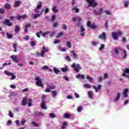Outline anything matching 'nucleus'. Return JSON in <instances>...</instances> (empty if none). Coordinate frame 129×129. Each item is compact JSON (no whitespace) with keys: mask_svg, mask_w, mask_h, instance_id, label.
Here are the masks:
<instances>
[{"mask_svg":"<svg viewBox=\"0 0 129 129\" xmlns=\"http://www.w3.org/2000/svg\"><path fill=\"white\" fill-rule=\"evenodd\" d=\"M122 34H123V33L121 31H118L117 32L113 31L111 33V36L113 40H118V36H120V37L122 35Z\"/></svg>","mask_w":129,"mask_h":129,"instance_id":"f257e3e1","label":"nucleus"},{"mask_svg":"<svg viewBox=\"0 0 129 129\" xmlns=\"http://www.w3.org/2000/svg\"><path fill=\"white\" fill-rule=\"evenodd\" d=\"M36 83L35 85L36 86H38L39 87H41V88H44V84L42 82V79L40 77H37L35 78Z\"/></svg>","mask_w":129,"mask_h":129,"instance_id":"f03ea898","label":"nucleus"},{"mask_svg":"<svg viewBox=\"0 0 129 129\" xmlns=\"http://www.w3.org/2000/svg\"><path fill=\"white\" fill-rule=\"evenodd\" d=\"M87 3L89 4V7H92L95 8L96 6H98V3L95 1V0H87Z\"/></svg>","mask_w":129,"mask_h":129,"instance_id":"7ed1b4c3","label":"nucleus"},{"mask_svg":"<svg viewBox=\"0 0 129 129\" xmlns=\"http://www.w3.org/2000/svg\"><path fill=\"white\" fill-rule=\"evenodd\" d=\"M72 68H74V71L77 73H78V72H79V71L81 70L82 69L81 67H80V64L78 63L76 64L75 63H74L72 65Z\"/></svg>","mask_w":129,"mask_h":129,"instance_id":"20e7f679","label":"nucleus"},{"mask_svg":"<svg viewBox=\"0 0 129 129\" xmlns=\"http://www.w3.org/2000/svg\"><path fill=\"white\" fill-rule=\"evenodd\" d=\"M73 20L74 22H77V21H78V22L76 23V26L77 27H80L81 26V22H82V19L80 17H75L73 18Z\"/></svg>","mask_w":129,"mask_h":129,"instance_id":"39448f33","label":"nucleus"},{"mask_svg":"<svg viewBox=\"0 0 129 129\" xmlns=\"http://www.w3.org/2000/svg\"><path fill=\"white\" fill-rule=\"evenodd\" d=\"M87 26L91 29H93V30H95L96 29V25H95V23H93L91 24V21H88Z\"/></svg>","mask_w":129,"mask_h":129,"instance_id":"423d86ee","label":"nucleus"},{"mask_svg":"<svg viewBox=\"0 0 129 129\" xmlns=\"http://www.w3.org/2000/svg\"><path fill=\"white\" fill-rule=\"evenodd\" d=\"M124 73L122 74V76L123 77H126V78H128L129 79V75H126V74H129V69L126 68L123 71Z\"/></svg>","mask_w":129,"mask_h":129,"instance_id":"0eeeda50","label":"nucleus"},{"mask_svg":"<svg viewBox=\"0 0 129 129\" xmlns=\"http://www.w3.org/2000/svg\"><path fill=\"white\" fill-rule=\"evenodd\" d=\"M42 9V2H39V5L37 6L36 8L34 9L35 13H39V10Z\"/></svg>","mask_w":129,"mask_h":129,"instance_id":"6e6552de","label":"nucleus"},{"mask_svg":"<svg viewBox=\"0 0 129 129\" xmlns=\"http://www.w3.org/2000/svg\"><path fill=\"white\" fill-rule=\"evenodd\" d=\"M4 24L8 27H12V26H13V23L11 22V20H10V19H5L4 22Z\"/></svg>","mask_w":129,"mask_h":129,"instance_id":"1a4fd4ad","label":"nucleus"},{"mask_svg":"<svg viewBox=\"0 0 129 129\" xmlns=\"http://www.w3.org/2000/svg\"><path fill=\"white\" fill-rule=\"evenodd\" d=\"M21 104L22 106H25L28 104V98H27V97H25L23 98Z\"/></svg>","mask_w":129,"mask_h":129,"instance_id":"9d476101","label":"nucleus"},{"mask_svg":"<svg viewBox=\"0 0 129 129\" xmlns=\"http://www.w3.org/2000/svg\"><path fill=\"white\" fill-rule=\"evenodd\" d=\"M92 87L94 88V89H95L96 92H98V91L101 89L102 86L101 85H98L96 87V86L93 85L92 86Z\"/></svg>","mask_w":129,"mask_h":129,"instance_id":"9b49d317","label":"nucleus"},{"mask_svg":"<svg viewBox=\"0 0 129 129\" xmlns=\"http://www.w3.org/2000/svg\"><path fill=\"white\" fill-rule=\"evenodd\" d=\"M11 59L14 61V62H19V58L18 56L16 55H11L10 57Z\"/></svg>","mask_w":129,"mask_h":129,"instance_id":"f8f14e48","label":"nucleus"},{"mask_svg":"<svg viewBox=\"0 0 129 129\" xmlns=\"http://www.w3.org/2000/svg\"><path fill=\"white\" fill-rule=\"evenodd\" d=\"M121 96V95L120 94V93H117V96L113 100V101H114V102H116V101H118V100H119V98H120Z\"/></svg>","mask_w":129,"mask_h":129,"instance_id":"ddd939ff","label":"nucleus"},{"mask_svg":"<svg viewBox=\"0 0 129 129\" xmlns=\"http://www.w3.org/2000/svg\"><path fill=\"white\" fill-rule=\"evenodd\" d=\"M129 93V90L128 88H125L123 91V95H124V97H127V94Z\"/></svg>","mask_w":129,"mask_h":129,"instance_id":"4468645a","label":"nucleus"},{"mask_svg":"<svg viewBox=\"0 0 129 129\" xmlns=\"http://www.w3.org/2000/svg\"><path fill=\"white\" fill-rule=\"evenodd\" d=\"M85 31V29L84 27H83V26H81V36L82 37H84V35H85V32H84Z\"/></svg>","mask_w":129,"mask_h":129,"instance_id":"2eb2a0df","label":"nucleus"},{"mask_svg":"<svg viewBox=\"0 0 129 129\" xmlns=\"http://www.w3.org/2000/svg\"><path fill=\"white\" fill-rule=\"evenodd\" d=\"M113 51L115 54H119L120 51H121V48L120 47H117L113 49Z\"/></svg>","mask_w":129,"mask_h":129,"instance_id":"dca6fc26","label":"nucleus"},{"mask_svg":"<svg viewBox=\"0 0 129 129\" xmlns=\"http://www.w3.org/2000/svg\"><path fill=\"white\" fill-rule=\"evenodd\" d=\"M99 38L100 39H102V40H106V35L105 32H102V34L99 36Z\"/></svg>","mask_w":129,"mask_h":129,"instance_id":"f3484780","label":"nucleus"},{"mask_svg":"<svg viewBox=\"0 0 129 129\" xmlns=\"http://www.w3.org/2000/svg\"><path fill=\"white\" fill-rule=\"evenodd\" d=\"M51 94L52 95V97L54 99H56L57 97V95L58 94V91L54 90L51 92Z\"/></svg>","mask_w":129,"mask_h":129,"instance_id":"a211bd4d","label":"nucleus"},{"mask_svg":"<svg viewBox=\"0 0 129 129\" xmlns=\"http://www.w3.org/2000/svg\"><path fill=\"white\" fill-rule=\"evenodd\" d=\"M42 34V36L43 37H45L46 36V33L45 32H43V31H40L39 32L36 33V36L38 38H40V34Z\"/></svg>","mask_w":129,"mask_h":129,"instance_id":"6ab92c4d","label":"nucleus"},{"mask_svg":"<svg viewBox=\"0 0 129 129\" xmlns=\"http://www.w3.org/2000/svg\"><path fill=\"white\" fill-rule=\"evenodd\" d=\"M48 51H49L48 48H46L45 46L43 47L42 50H41V55H45V52H48Z\"/></svg>","mask_w":129,"mask_h":129,"instance_id":"aec40b11","label":"nucleus"},{"mask_svg":"<svg viewBox=\"0 0 129 129\" xmlns=\"http://www.w3.org/2000/svg\"><path fill=\"white\" fill-rule=\"evenodd\" d=\"M76 78L79 79H85V76L84 75H81L80 74H79L78 75L76 76Z\"/></svg>","mask_w":129,"mask_h":129,"instance_id":"412c9836","label":"nucleus"},{"mask_svg":"<svg viewBox=\"0 0 129 129\" xmlns=\"http://www.w3.org/2000/svg\"><path fill=\"white\" fill-rule=\"evenodd\" d=\"M27 18V15H23L22 16H19L17 17H16L17 20H18V21H20L21 19H26Z\"/></svg>","mask_w":129,"mask_h":129,"instance_id":"4be33fe9","label":"nucleus"},{"mask_svg":"<svg viewBox=\"0 0 129 129\" xmlns=\"http://www.w3.org/2000/svg\"><path fill=\"white\" fill-rule=\"evenodd\" d=\"M41 106L42 109H47V107L46 106V101H42L41 104Z\"/></svg>","mask_w":129,"mask_h":129,"instance_id":"5701e85b","label":"nucleus"},{"mask_svg":"<svg viewBox=\"0 0 129 129\" xmlns=\"http://www.w3.org/2000/svg\"><path fill=\"white\" fill-rule=\"evenodd\" d=\"M30 27H31V24L30 23H28L27 25H25L24 31L25 33L28 32V28H30Z\"/></svg>","mask_w":129,"mask_h":129,"instance_id":"b1692460","label":"nucleus"},{"mask_svg":"<svg viewBox=\"0 0 129 129\" xmlns=\"http://www.w3.org/2000/svg\"><path fill=\"white\" fill-rule=\"evenodd\" d=\"M4 8L7 10H10L12 8V6H11V4H9V3H6L4 5Z\"/></svg>","mask_w":129,"mask_h":129,"instance_id":"393cba45","label":"nucleus"},{"mask_svg":"<svg viewBox=\"0 0 129 129\" xmlns=\"http://www.w3.org/2000/svg\"><path fill=\"white\" fill-rule=\"evenodd\" d=\"M21 4H22V2H21V1H16L14 5V7L15 8H17V7H19V6L21 5Z\"/></svg>","mask_w":129,"mask_h":129,"instance_id":"a878e982","label":"nucleus"},{"mask_svg":"<svg viewBox=\"0 0 129 129\" xmlns=\"http://www.w3.org/2000/svg\"><path fill=\"white\" fill-rule=\"evenodd\" d=\"M88 95L90 98H93V96H94V95L92 94V92L89 91L88 92Z\"/></svg>","mask_w":129,"mask_h":129,"instance_id":"bb28decb","label":"nucleus"},{"mask_svg":"<svg viewBox=\"0 0 129 129\" xmlns=\"http://www.w3.org/2000/svg\"><path fill=\"white\" fill-rule=\"evenodd\" d=\"M34 114L35 116H41V115H43V113H42V112L38 111L34 112Z\"/></svg>","mask_w":129,"mask_h":129,"instance_id":"cd10ccee","label":"nucleus"},{"mask_svg":"<svg viewBox=\"0 0 129 129\" xmlns=\"http://www.w3.org/2000/svg\"><path fill=\"white\" fill-rule=\"evenodd\" d=\"M72 11H75V13H79V9H78V8H77L76 6L72 8Z\"/></svg>","mask_w":129,"mask_h":129,"instance_id":"c85d7f7f","label":"nucleus"},{"mask_svg":"<svg viewBox=\"0 0 129 129\" xmlns=\"http://www.w3.org/2000/svg\"><path fill=\"white\" fill-rule=\"evenodd\" d=\"M86 78H87V79H88V80H89V81L90 82H93V81H94V80L92 78V77H91L89 76H87Z\"/></svg>","mask_w":129,"mask_h":129,"instance_id":"c756f323","label":"nucleus"},{"mask_svg":"<svg viewBox=\"0 0 129 129\" xmlns=\"http://www.w3.org/2000/svg\"><path fill=\"white\" fill-rule=\"evenodd\" d=\"M20 30H21V28H20V27H19V26L16 25L15 26V31L16 33H18V32H20Z\"/></svg>","mask_w":129,"mask_h":129,"instance_id":"7c9ffc66","label":"nucleus"},{"mask_svg":"<svg viewBox=\"0 0 129 129\" xmlns=\"http://www.w3.org/2000/svg\"><path fill=\"white\" fill-rule=\"evenodd\" d=\"M67 126V122H66V121L63 122L62 123V126L61 127V128L65 129V128H66Z\"/></svg>","mask_w":129,"mask_h":129,"instance_id":"2f4dec72","label":"nucleus"},{"mask_svg":"<svg viewBox=\"0 0 129 129\" xmlns=\"http://www.w3.org/2000/svg\"><path fill=\"white\" fill-rule=\"evenodd\" d=\"M4 73L6 75H7V76H11L12 75V74H13L12 73H11L7 71H5Z\"/></svg>","mask_w":129,"mask_h":129,"instance_id":"473e14b6","label":"nucleus"},{"mask_svg":"<svg viewBox=\"0 0 129 129\" xmlns=\"http://www.w3.org/2000/svg\"><path fill=\"white\" fill-rule=\"evenodd\" d=\"M64 118H71V114L68 113H64Z\"/></svg>","mask_w":129,"mask_h":129,"instance_id":"72a5a7b5","label":"nucleus"},{"mask_svg":"<svg viewBox=\"0 0 129 129\" xmlns=\"http://www.w3.org/2000/svg\"><path fill=\"white\" fill-rule=\"evenodd\" d=\"M49 116L50 118H55V117H57V116L53 113H50L49 114Z\"/></svg>","mask_w":129,"mask_h":129,"instance_id":"f704fd0d","label":"nucleus"},{"mask_svg":"<svg viewBox=\"0 0 129 129\" xmlns=\"http://www.w3.org/2000/svg\"><path fill=\"white\" fill-rule=\"evenodd\" d=\"M67 47L68 48H71L72 45H71V42L70 41H67L66 43Z\"/></svg>","mask_w":129,"mask_h":129,"instance_id":"c9c22d12","label":"nucleus"},{"mask_svg":"<svg viewBox=\"0 0 129 129\" xmlns=\"http://www.w3.org/2000/svg\"><path fill=\"white\" fill-rule=\"evenodd\" d=\"M57 19V15H53L51 16V21H52V22H55V20Z\"/></svg>","mask_w":129,"mask_h":129,"instance_id":"e433bc0d","label":"nucleus"},{"mask_svg":"<svg viewBox=\"0 0 129 129\" xmlns=\"http://www.w3.org/2000/svg\"><path fill=\"white\" fill-rule=\"evenodd\" d=\"M6 35H7V38H8V39H12V38H13V34H10V33H9V32H7V33H6Z\"/></svg>","mask_w":129,"mask_h":129,"instance_id":"4c0bfd02","label":"nucleus"},{"mask_svg":"<svg viewBox=\"0 0 129 129\" xmlns=\"http://www.w3.org/2000/svg\"><path fill=\"white\" fill-rule=\"evenodd\" d=\"M13 48H14V51H15V52H17V49H18V44H17V43H15L14 45H13Z\"/></svg>","mask_w":129,"mask_h":129,"instance_id":"58836bf2","label":"nucleus"},{"mask_svg":"<svg viewBox=\"0 0 129 129\" xmlns=\"http://www.w3.org/2000/svg\"><path fill=\"white\" fill-rule=\"evenodd\" d=\"M52 11L53 12V13H57V12H58V10H57V7L54 6L52 9Z\"/></svg>","mask_w":129,"mask_h":129,"instance_id":"ea45409f","label":"nucleus"},{"mask_svg":"<svg viewBox=\"0 0 129 129\" xmlns=\"http://www.w3.org/2000/svg\"><path fill=\"white\" fill-rule=\"evenodd\" d=\"M53 71L54 72V73H55V74H58V73H60V71L59 70H57L56 68H53Z\"/></svg>","mask_w":129,"mask_h":129,"instance_id":"a19ab883","label":"nucleus"},{"mask_svg":"<svg viewBox=\"0 0 129 129\" xmlns=\"http://www.w3.org/2000/svg\"><path fill=\"white\" fill-rule=\"evenodd\" d=\"M6 13V11L4 8H0V14H2L3 15V14H5Z\"/></svg>","mask_w":129,"mask_h":129,"instance_id":"79ce46f5","label":"nucleus"},{"mask_svg":"<svg viewBox=\"0 0 129 129\" xmlns=\"http://www.w3.org/2000/svg\"><path fill=\"white\" fill-rule=\"evenodd\" d=\"M64 33L63 32H60L59 33H58V34L57 35V36H56V38H60L61 37H62V36H63Z\"/></svg>","mask_w":129,"mask_h":129,"instance_id":"37998d69","label":"nucleus"},{"mask_svg":"<svg viewBox=\"0 0 129 129\" xmlns=\"http://www.w3.org/2000/svg\"><path fill=\"white\" fill-rule=\"evenodd\" d=\"M27 103L28 106H32V99H29Z\"/></svg>","mask_w":129,"mask_h":129,"instance_id":"c03bdc74","label":"nucleus"},{"mask_svg":"<svg viewBox=\"0 0 129 129\" xmlns=\"http://www.w3.org/2000/svg\"><path fill=\"white\" fill-rule=\"evenodd\" d=\"M42 69L43 70H47L48 69H49V66H44L42 67Z\"/></svg>","mask_w":129,"mask_h":129,"instance_id":"a18cd8bd","label":"nucleus"},{"mask_svg":"<svg viewBox=\"0 0 129 129\" xmlns=\"http://www.w3.org/2000/svg\"><path fill=\"white\" fill-rule=\"evenodd\" d=\"M98 12L99 15H101V14H102V12H103V9H102V8H99Z\"/></svg>","mask_w":129,"mask_h":129,"instance_id":"49530a36","label":"nucleus"},{"mask_svg":"<svg viewBox=\"0 0 129 129\" xmlns=\"http://www.w3.org/2000/svg\"><path fill=\"white\" fill-rule=\"evenodd\" d=\"M32 124H33L34 126H35L36 127H38L39 126V124L36 123V122H31Z\"/></svg>","mask_w":129,"mask_h":129,"instance_id":"de8ad7c7","label":"nucleus"},{"mask_svg":"<svg viewBox=\"0 0 129 129\" xmlns=\"http://www.w3.org/2000/svg\"><path fill=\"white\" fill-rule=\"evenodd\" d=\"M47 96L45 95H42V100H43L42 101H46V100L47 99V98H46V97Z\"/></svg>","mask_w":129,"mask_h":129,"instance_id":"09e8293b","label":"nucleus"},{"mask_svg":"<svg viewBox=\"0 0 129 129\" xmlns=\"http://www.w3.org/2000/svg\"><path fill=\"white\" fill-rule=\"evenodd\" d=\"M84 86L86 87V88L89 89L90 87H91V85L86 84L84 85Z\"/></svg>","mask_w":129,"mask_h":129,"instance_id":"8fccbe9b","label":"nucleus"},{"mask_svg":"<svg viewBox=\"0 0 129 129\" xmlns=\"http://www.w3.org/2000/svg\"><path fill=\"white\" fill-rule=\"evenodd\" d=\"M61 71L62 72H67V71H68V69H67V68H61Z\"/></svg>","mask_w":129,"mask_h":129,"instance_id":"3c124183","label":"nucleus"},{"mask_svg":"<svg viewBox=\"0 0 129 129\" xmlns=\"http://www.w3.org/2000/svg\"><path fill=\"white\" fill-rule=\"evenodd\" d=\"M123 52L124 54V55L123 56V59H125V58H126V56L127 55V53H126V51L125 50H123Z\"/></svg>","mask_w":129,"mask_h":129,"instance_id":"603ef678","label":"nucleus"},{"mask_svg":"<svg viewBox=\"0 0 129 129\" xmlns=\"http://www.w3.org/2000/svg\"><path fill=\"white\" fill-rule=\"evenodd\" d=\"M82 108H83L82 106H80L77 109L78 112H81V111L82 110Z\"/></svg>","mask_w":129,"mask_h":129,"instance_id":"864d4df0","label":"nucleus"},{"mask_svg":"<svg viewBox=\"0 0 129 129\" xmlns=\"http://www.w3.org/2000/svg\"><path fill=\"white\" fill-rule=\"evenodd\" d=\"M11 76V79H12L13 80L16 79V78H17V77L16 76H15V75H14V73H12Z\"/></svg>","mask_w":129,"mask_h":129,"instance_id":"5fc2aeb1","label":"nucleus"},{"mask_svg":"<svg viewBox=\"0 0 129 129\" xmlns=\"http://www.w3.org/2000/svg\"><path fill=\"white\" fill-rule=\"evenodd\" d=\"M40 14H34L33 16L34 19H37V18H39L40 17Z\"/></svg>","mask_w":129,"mask_h":129,"instance_id":"6e6d98bb","label":"nucleus"},{"mask_svg":"<svg viewBox=\"0 0 129 129\" xmlns=\"http://www.w3.org/2000/svg\"><path fill=\"white\" fill-rule=\"evenodd\" d=\"M103 49H104V45L101 44V47L99 48V50H100V51H101L103 50Z\"/></svg>","mask_w":129,"mask_h":129,"instance_id":"4d7b16f0","label":"nucleus"},{"mask_svg":"<svg viewBox=\"0 0 129 129\" xmlns=\"http://www.w3.org/2000/svg\"><path fill=\"white\" fill-rule=\"evenodd\" d=\"M109 76H108V74L107 73H105L104 74V78L105 79H106L107 78H108Z\"/></svg>","mask_w":129,"mask_h":129,"instance_id":"13d9d810","label":"nucleus"},{"mask_svg":"<svg viewBox=\"0 0 129 129\" xmlns=\"http://www.w3.org/2000/svg\"><path fill=\"white\" fill-rule=\"evenodd\" d=\"M93 13L95 15H100L99 13L98 12V11H95V10H94L93 11Z\"/></svg>","mask_w":129,"mask_h":129,"instance_id":"bf43d9fd","label":"nucleus"},{"mask_svg":"<svg viewBox=\"0 0 129 129\" xmlns=\"http://www.w3.org/2000/svg\"><path fill=\"white\" fill-rule=\"evenodd\" d=\"M30 44L31 45V46H32V47H34V46H35L36 45V42L33 41H31L30 42Z\"/></svg>","mask_w":129,"mask_h":129,"instance_id":"052dcab7","label":"nucleus"},{"mask_svg":"<svg viewBox=\"0 0 129 129\" xmlns=\"http://www.w3.org/2000/svg\"><path fill=\"white\" fill-rule=\"evenodd\" d=\"M66 60H68L69 62H70V61H71V59L70 58V56H69V55H67L66 57Z\"/></svg>","mask_w":129,"mask_h":129,"instance_id":"680f3d73","label":"nucleus"},{"mask_svg":"<svg viewBox=\"0 0 129 129\" xmlns=\"http://www.w3.org/2000/svg\"><path fill=\"white\" fill-rule=\"evenodd\" d=\"M53 28H56V27H58V22L54 23L53 25Z\"/></svg>","mask_w":129,"mask_h":129,"instance_id":"e2e57ef3","label":"nucleus"},{"mask_svg":"<svg viewBox=\"0 0 129 129\" xmlns=\"http://www.w3.org/2000/svg\"><path fill=\"white\" fill-rule=\"evenodd\" d=\"M63 79H65L66 80V81H69V78L67 76H64Z\"/></svg>","mask_w":129,"mask_h":129,"instance_id":"0e129e2a","label":"nucleus"},{"mask_svg":"<svg viewBox=\"0 0 129 129\" xmlns=\"http://www.w3.org/2000/svg\"><path fill=\"white\" fill-rule=\"evenodd\" d=\"M10 20H11V21H13V20H15V19H16V17L15 16H10L9 18Z\"/></svg>","mask_w":129,"mask_h":129,"instance_id":"69168bd1","label":"nucleus"},{"mask_svg":"<svg viewBox=\"0 0 129 129\" xmlns=\"http://www.w3.org/2000/svg\"><path fill=\"white\" fill-rule=\"evenodd\" d=\"M48 87L49 89H55V86H48Z\"/></svg>","mask_w":129,"mask_h":129,"instance_id":"338daca9","label":"nucleus"},{"mask_svg":"<svg viewBox=\"0 0 129 129\" xmlns=\"http://www.w3.org/2000/svg\"><path fill=\"white\" fill-rule=\"evenodd\" d=\"M72 53H73V55L74 56L75 58H77L78 57V56L77 55V54H76L75 52L73 51Z\"/></svg>","mask_w":129,"mask_h":129,"instance_id":"774afa93","label":"nucleus"}]
</instances>
